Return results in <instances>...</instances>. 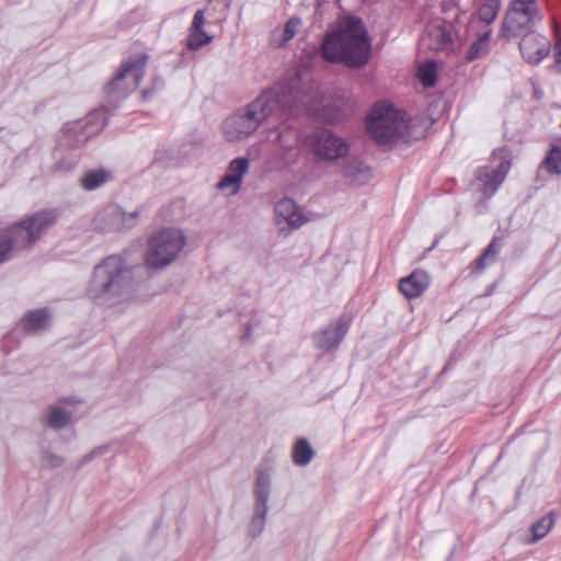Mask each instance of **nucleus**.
<instances>
[{"label": "nucleus", "mask_w": 561, "mask_h": 561, "mask_svg": "<svg viewBox=\"0 0 561 561\" xmlns=\"http://www.w3.org/2000/svg\"><path fill=\"white\" fill-rule=\"evenodd\" d=\"M553 70L561 73V31L557 30V38L554 43V62Z\"/></svg>", "instance_id": "e433bc0d"}, {"label": "nucleus", "mask_w": 561, "mask_h": 561, "mask_svg": "<svg viewBox=\"0 0 561 561\" xmlns=\"http://www.w3.org/2000/svg\"><path fill=\"white\" fill-rule=\"evenodd\" d=\"M58 217L59 213L55 208L41 209L28 216L24 221L31 231L35 233V239L38 240L56 224Z\"/></svg>", "instance_id": "4be33fe9"}, {"label": "nucleus", "mask_w": 561, "mask_h": 561, "mask_svg": "<svg viewBox=\"0 0 561 561\" xmlns=\"http://www.w3.org/2000/svg\"><path fill=\"white\" fill-rule=\"evenodd\" d=\"M250 335H251V327H250V325H248V327H247V330H245V333L243 334L242 339H244V340H245V339H249V337H250Z\"/></svg>", "instance_id": "a19ab883"}, {"label": "nucleus", "mask_w": 561, "mask_h": 561, "mask_svg": "<svg viewBox=\"0 0 561 561\" xmlns=\"http://www.w3.org/2000/svg\"><path fill=\"white\" fill-rule=\"evenodd\" d=\"M501 7V0H484L479 9V19L485 23V28L496 19Z\"/></svg>", "instance_id": "2f4dec72"}, {"label": "nucleus", "mask_w": 561, "mask_h": 561, "mask_svg": "<svg viewBox=\"0 0 561 561\" xmlns=\"http://www.w3.org/2000/svg\"><path fill=\"white\" fill-rule=\"evenodd\" d=\"M511 169V161L507 156L501 157L497 165H483L477 169L471 186L481 194V198L489 199L492 197Z\"/></svg>", "instance_id": "9b49d317"}, {"label": "nucleus", "mask_w": 561, "mask_h": 561, "mask_svg": "<svg viewBox=\"0 0 561 561\" xmlns=\"http://www.w3.org/2000/svg\"><path fill=\"white\" fill-rule=\"evenodd\" d=\"M104 113L103 111H95L93 113H90L87 117V124L83 125L80 122L72 123L71 125H67L66 135L68 138V142L71 146H79L84 144L89 137L94 134L96 130H88L85 129L89 124H91L94 119L102 118V124L99 129H102L105 127L106 122L104 119Z\"/></svg>", "instance_id": "412c9836"}, {"label": "nucleus", "mask_w": 561, "mask_h": 561, "mask_svg": "<svg viewBox=\"0 0 561 561\" xmlns=\"http://www.w3.org/2000/svg\"><path fill=\"white\" fill-rule=\"evenodd\" d=\"M492 35V28H485L478 38L469 46L465 59L468 62H472L477 59L485 57L490 53V39Z\"/></svg>", "instance_id": "393cba45"}, {"label": "nucleus", "mask_w": 561, "mask_h": 561, "mask_svg": "<svg viewBox=\"0 0 561 561\" xmlns=\"http://www.w3.org/2000/svg\"><path fill=\"white\" fill-rule=\"evenodd\" d=\"M430 275L423 270H416L399 282L400 293L408 299L420 297L430 286Z\"/></svg>", "instance_id": "6ab92c4d"}, {"label": "nucleus", "mask_w": 561, "mask_h": 561, "mask_svg": "<svg viewBox=\"0 0 561 561\" xmlns=\"http://www.w3.org/2000/svg\"><path fill=\"white\" fill-rule=\"evenodd\" d=\"M370 53V41L360 18L348 16L329 31L321 44V54L329 62H342L351 68L366 65Z\"/></svg>", "instance_id": "f03ea898"}, {"label": "nucleus", "mask_w": 561, "mask_h": 561, "mask_svg": "<svg viewBox=\"0 0 561 561\" xmlns=\"http://www.w3.org/2000/svg\"><path fill=\"white\" fill-rule=\"evenodd\" d=\"M106 451V447H99L88 454H85L82 458H81V461H80V465L79 467H82L84 465H87L88 462H90L92 459H94L96 456H100V455H103L104 453Z\"/></svg>", "instance_id": "58836bf2"}, {"label": "nucleus", "mask_w": 561, "mask_h": 561, "mask_svg": "<svg viewBox=\"0 0 561 561\" xmlns=\"http://www.w3.org/2000/svg\"><path fill=\"white\" fill-rule=\"evenodd\" d=\"M78 402L73 397H62L59 399L58 404L48 405L43 414L42 422L54 431H60L67 427L72 420V413L65 410L60 404H73Z\"/></svg>", "instance_id": "4468645a"}, {"label": "nucleus", "mask_w": 561, "mask_h": 561, "mask_svg": "<svg viewBox=\"0 0 561 561\" xmlns=\"http://www.w3.org/2000/svg\"><path fill=\"white\" fill-rule=\"evenodd\" d=\"M504 152H506V150H505V149H501V150H500V153H504Z\"/></svg>", "instance_id": "79ce46f5"}, {"label": "nucleus", "mask_w": 561, "mask_h": 561, "mask_svg": "<svg viewBox=\"0 0 561 561\" xmlns=\"http://www.w3.org/2000/svg\"><path fill=\"white\" fill-rule=\"evenodd\" d=\"M419 77L425 88H431L436 83V64L430 61L420 68Z\"/></svg>", "instance_id": "72a5a7b5"}, {"label": "nucleus", "mask_w": 561, "mask_h": 561, "mask_svg": "<svg viewBox=\"0 0 561 561\" xmlns=\"http://www.w3.org/2000/svg\"><path fill=\"white\" fill-rule=\"evenodd\" d=\"M49 312L46 308L27 312L21 320V327L28 334L37 333L47 328Z\"/></svg>", "instance_id": "b1692460"}, {"label": "nucleus", "mask_w": 561, "mask_h": 561, "mask_svg": "<svg viewBox=\"0 0 561 561\" xmlns=\"http://www.w3.org/2000/svg\"><path fill=\"white\" fill-rule=\"evenodd\" d=\"M541 167L551 175L561 174V139L559 145H552Z\"/></svg>", "instance_id": "c85d7f7f"}, {"label": "nucleus", "mask_w": 561, "mask_h": 561, "mask_svg": "<svg viewBox=\"0 0 561 561\" xmlns=\"http://www.w3.org/2000/svg\"><path fill=\"white\" fill-rule=\"evenodd\" d=\"M442 12L444 18H447L454 22V25L460 27L461 25H466V22L462 20L463 12H461L456 0H443L440 3Z\"/></svg>", "instance_id": "7c9ffc66"}, {"label": "nucleus", "mask_w": 561, "mask_h": 561, "mask_svg": "<svg viewBox=\"0 0 561 561\" xmlns=\"http://www.w3.org/2000/svg\"><path fill=\"white\" fill-rule=\"evenodd\" d=\"M11 250H23L33 247L36 243L34 232L31 231L24 220H21L7 229L0 231Z\"/></svg>", "instance_id": "f3484780"}, {"label": "nucleus", "mask_w": 561, "mask_h": 561, "mask_svg": "<svg viewBox=\"0 0 561 561\" xmlns=\"http://www.w3.org/2000/svg\"><path fill=\"white\" fill-rule=\"evenodd\" d=\"M250 160L245 157H238L230 161L226 174L218 183L219 188L233 186V193L239 192L242 179L249 171Z\"/></svg>", "instance_id": "aec40b11"}, {"label": "nucleus", "mask_w": 561, "mask_h": 561, "mask_svg": "<svg viewBox=\"0 0 561 561\" xmlns=\"http://www.w3.org/2000/svg\"><path fill=\"white\" fill-rule=\"evenodd\" d=\"M231 0H208L207 7L204 9L207 13L209 23H222L227 20Z\"/></svg>", "instance_id": "bb28decb"}, {"label": "nucleus", "mask_w": 561, "mask_h": 561, "mask_svg": "<svg viewBox=\"0 0 561 561\" xmlns=\"http://www.w3.org/2000/svg\"><path fill=\"white\" fill-rule=\"evenodd\" d=\"M341 174L347 185L363 186L371 179V169L365 161L357 157L344 159Z\"/></svg>", "instance_id": "2eb2a0df"}, {"label": "nucleus", "mask_w": 561, "mask_h": 561, "mask_svg": "<svg viewBox=\"0 0 561 561\" xmlns=\"http://www.w3.org/2000/svg\"><path fill=\"white\" fill-rule=\"evenodd\" d=\"M554 523L553 512H549L531 526L533 541L542 539L552 528Z\"/></svg>", "instance_id": "473e14b6"}, {"label": "nucleus", "mask_w": 561, "mask_h": 561, "mask_svg": "<svg viewBox=\"0 0 561 561\" xmlns=\"http://www.w3.org/2000/svg\"><path fill=\"white\" fill-rule=\"evenodd\" d=\"M500 249L501 244H499L496 238H493L481 255L471 263L472 272L480 274L488 266L494 264L497 260Z\"/></svg>", "instance_id": "a878e982"}, {"label": "nucleus", "mask_w": 561, "mask_h": 561, "mask_svg": "<svg viewBox=\"0 0 561 561\" xmlns=\"http://www.w3.org/2000/svg\"><path fill=\"white\" fill-rule=\"evenodd\" d=\"M185 245V236L176 229H163L150 238L146 264L160 270L170 265Z\"/></svg>", "instance_id": "0eeeda50"}, {"label": "nucleus", "mask_w": 561, "mask_h": 561, "mask_svg": "<svg viewBox=\"0 0 561 561\" xmlns=\"http://www.w3.org/2000/svg\"><path fill=\"white\" fill-rule=\"evenodd\" d=\"M293 461L297 466H307L314 457V450L307 438H299L293 447Z\"/></svg>", "instance_id": "cd10ccee"}, {"label": "nucleus", "mask_w": 561, "mask_h": 561, "mask_svg": "<svg viewBox=\"0 0 561 561\" xmlns=\"http://www.w3.org/2000/svg\"><path fill=\"white\" fill-rule=\"evenodd\" d=\"M163 85H164V81L162 78H159V77L154 78V80L152 82V87L150 89H145L142 91L144 99L145 100L150 99L153 95V93L158 90H161L163 88Z\"/></svg>", "instance_id": "4c0bfd02"}, {"label": "nucleus", "mask_w": 561, "mask_h": 561, "mask_svg": "<svg viewBox=\"0 0 561 561\" xmlns=\"http://www.w3.org/2000/svg\"><path fill=\"white\" fill-rule=\"evenodd\" d=\"M307 142L320 162L336 163L341 159H346L351 150V145L345 138L328 128L313 131Z\"/></svg>", "instance_id": "6e6552de"}, {"label": "nucleus", "mask_w": 561, "mask_h": 561, "mask_svg": "<svg viewBox=\"0 0 561 561\" xmlns=\"http://www.w3.org/2000/svg\"><path fill=\"white\" fill-rule=\"evenodd\" d=\"M206 23L205 10H197L193 16L187 36V47L196 50L213 41V36L204 30Z\"/></svg>", "instance_id": "5701e85b"}, {"label": "nucleus", "mask_w": 561, "mask_h": 561, "mask_svg": "<svg viewBox=\"0 0 561 561\" xmlns=\"http://www.w3.org/2000/svg\"><path fill=\"white\" fill-rule=\"evenodd\" d=\"M519 50L528 64L538 65L550 54L551 43L540 33L530 31L523 34L519 42Z\"/></svg>", "instance_id": "f8f14e48"}, {"label": "nucleus", "mask_w": 561, "mask_h": 561, "mask_svg": "<svg viewBox=\"0 0 561 561\" xmlns=\"http://www.w3.org/2000/svg\"><path fill=\"white\" fill-rule=\"evenodd\" d=\"M462 39L460 27L447 18L428 23L420 38L422 49L432 51H455V41Z\"/></svg>", "instance_id": "1a4fd4ad"}, {"label": "nucleus", "mask_w": 561, "mask_h": 561, "mask_svg": "<svg viewBox=\"0 0 561 561\" xmlns=\"http://www.w3.org/2000/svg\"><path fill=\"white\" fill-rule=\"evenodd\" d=\"M275 218L279 229L284 231L286 228L283 224L288 225V230L299 228L306 219L298 211L296 202L293 198L285 197L275 205Z\"/></svg>", "instance_id": "a211bd4d"}, {"label": "nucleus", "mask_w": 561, "mask_h": 561, "mask_svg": "<svg viewBox=\"0 0 561 561\" xmlns=\"http://www.w3.org/2000/svg\"><path fill=\"white\" fill-rule=\"evenodd\" d=\"M110 179V173L104 170H90L84 173L80 182L84 190L93 191L102 186Z\"/></svg>", "instance_id": "c756f323"}, {"label": "nucleus", "mask_w": 561, "mask_h": 561, "mask_svg": "<svg viewBox=\"0 0 561 561\" xmlns=\"http://www.w3.org/2000/svg\"><path fill=\"white\" fill-rule=\"evenodd\" d=\"M271 486V474L263 469H259L253 488V514L248 524V534L252 538L259 537L265 528Z\"/></svg>", "instance_id": "9d476101"}, {"label": "nucleus", "mask_w": 561, "mask_h": 561, "mask_svg": "<svg viewBox=\"0 0 561 561\" xmlns=\"http://www.w3.org/2000/svg\"><path fill=\"white\" fill-rule=\"evenodd\" d=\"M138 211L126 213L121 207L112 205L106 207L101 214L100 220L103 221L104 230H123L135 226Z\"/></svg>", "instance_id": "dca6fc26"}, {"label": "nucleus", "mask_w": 561, "mask_h": 561, "mask_svg": "<svg viewBox=\"0 0 561 561\" xmlns=\"http://www.w3.org/2000/svg\"><path fill=\"white\" fill-rule=\"evenodd\" d=\"M407 126L404 113L382 102L373 106L366 121L367 133L378 145H391Z\"/></svg>", "instance_id": "20e7f679"}, {"label": "nucleus", "mask_w": 561, "mask_h": 561, "mask_svg": "<svg viewBox=\"0 0 561 561\" xmlns=\"http://www.w3.org/2000/svg\"><path fill=\"white\" fill-rule=\"evenodd\" d=\"M295 110V98L289 89L274 85L227 117L222 133L228 141H238L252 135L270 117L283 119Z\"/></svg>", "instance_id": "f257e3e1"}, {"label": "nucleus", "mask_w": 561, "mask_h": 561, "mask_svg": "<svg viewBox=\"0 0 561 561\" xmlns=\"http://www.w3.org/2000/svg\"><path fill=\"white\" fill-rule=\"evenodd\" d=\"M348 330V321L342 317L336 323H332L313 334L312 339L318 350L335 351L344 340Z\"/></svg>", "instance_id": "ddd939ff"}, {"label": "nucleus", "mask_w": 561, "mask_h": 561, "mask_svg": "<svg viewBox=\"0 0 561 561\" xmlns=\"http://www.w3.org/2000/svg\"><path fill=\"white\" fill-rule=\"evenodd\" d=\"M299 25H300V20L298 18H290L286 22L285 27H284V33H283V42L284 43H287L296 35V32H297V28Z\"/></svg>", "instance_id": "c9c22d12"}, {"label": "nucleus", "mask_w": 561, "mask_h": 561, "mask_svg": "<svg viewBox=\"0 0 561 561\" xmlns=\"http://www.w3.org/2000/svg\"><path fill=\"white\" fill-rule=\"evenodd\" d=\"M542 21L537 0H511L505 13L500 36L512 38L534 31Z\"/></svg>", "instance_id": "423d86ee"}, {"label": "nucleus", "mask_w": 561, "mask_h": 561, "mask_svg": "<svg viewBox=\"0 0 561 561\" xmlns=\"http://www.w3.org/2000/svg\"><path fill=\"white\" fill-rule=\"evenodd\" d=\"M10 245L5 242L3 237L0 234V264L8 261L11 252Z\"/></svg>", "instance_id": "ea45409f"}, {"label": "nucleus", "mask_w": 561, "mask_h": 561, "mask_svg": "<svg viewBox=\"0 0 561 561\" xmlns=\"http://www.w3.org/2000/svg\"><path fill=\"white\" fill-rule=\"evenodd\" d=\"M41 463L43 468L56 469L65 463V459L50 450H43L41 454Z\"/></svg>", "instance_id": "f704fd0d"}, {"label": "nucleus", "mask_w": 561, "mask_h": 561, "mask_svg": "<svg viewBox=\"0 0 561 561\" xmlns=\"http://www.w3.org/2000/svg\"><path fill=\"white\" fill-rule=\"evenodd\" d=\"M149 56L140 53L122 62L113 78L104 85V92L114 100L125 99L141 82Z\"/></svg>", "instance_id": "39448f33"}, {"label": "nucleus", "mask_w": 561, "mask_h": 561, "mask_svg": "<svg viewBox=\"0 0 561 561\" xmlns=\"http://www.w3.org/2000/svg\"><path fill=\"white\" fill-rule=\"evenodd\" d=\"M133 271L121 255H110L94 266L87 295L93 300L114 304L130 293Z\"/></svg>", "instance_id": "7ed1b4c3"}]
</instances>
